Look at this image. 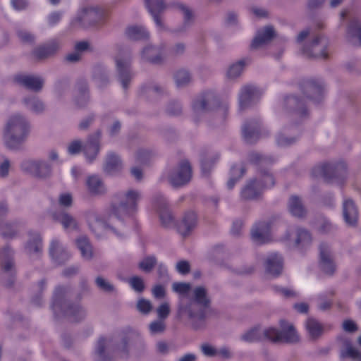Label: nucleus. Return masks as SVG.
Listing matches in <instances>:
<instances>
[{
  "instance_id": "nucleus-35",
  "label": "nucleus",
  "mask_w": 361,
  "mask_h": 361,
  "mask_svg": "<svg viewBox=\"0 0 361 361\" xmlns=\"http://www.w3.org/2000/svg\"><path fill=\"white\" fill-rule=\"evenodd\" d=\"M86 185L89 193L94 196H102L106 193V188L101 179L97 175H92L87 177Z\"/></svg>"
},
{
  "instance_id": "nucleus-32",
  "label": "nucleus",
  "mask_w": 361,
  "mask_h": 361,
  "mask_svg": "<svg viewBox=\"0 0 361 361\" xmlns=\"http://www.w3.org/2000/svg\"><path fill=\"white\" fill-rule=\"evenodd\" d=\"M275 31L272 26H266L258 30L251 44L252 49H257L269 43L275 37Z\"/></svg>"
},
{
  "instance_id": "nucleus-22",
  "label": "nucleus",
  "mask_w": 361,
  "mask_h": 361,
  "mask_svg": "<svg viewBox=\"0 0 361 361\" xmlns=\"http://www.w3.org/2000/svg\"><path fill=\"white\" fill-rule=\"evenodd\" d=\"M165 48L164 44H148L142 51V58L152 64H161L165 59Z\"/></svg>"
},
{
  "instance_id": "nucleus-40",
  "label": "nucleus",
  "mask_w": 361,
  "mask_h": 361,
  "mask_svg": "<svg viewBox=\"0 0 361 361\" xmlns=\"http://www.w3.org/2000/svg\"><path fill=\"white\" fill-rule=\"evenodd\" d=\"M305 326L309 337L312 340L318 339L324 331V326L312 317H309L306 320Z\"/></svg>"
},
{
  "instance_id": "nucleus-49",
  "label": "nucleus",
  "mask_w": 361,
  "mask_h": 361,
  "mask_svg": "<svg viewBox=\"0 0 361 361\" xmlns=\"http://www.w3.org/2000/svg\"><path fill=\"white\" fill-rule=\"evenodd\" d=\"M47 287V280L42 279L33 286L34 295L31 302L36 306H40L43 302V293Z\"/></svg>"
},
{
  "instance_id": "nucleus-16",
  "label": "nucleus",
  "mask_w": 361,
  "mask_h": 361,
  "mask_svg": "<svg viewBox=\"0 0 361 361\" xmlns=\"http://www.w3.org/2000/svg\"><path fill=\"white\" fill-rule=\"evenodd\" d=\"M218 101L212 92H204L197 95L192 102L193 116L196 121L202 115L213 110L217 105Z\"/></svg>"
},
{
  "instance_id": "nucleus-36",
  "label": "nucleus",
  "mask_w": 361,
  "mask_h": 361,
  "mask_svg": "<svg viewBox=\"0 0 361 361\" xmlns=\"http://www.w3.org/2000/svg\"><path fill=\"white\" fill-rule=\"evenodd\" d=\"M176 8L183 13V23L182 25L178 26L173 30H171L172 33H184L187 31L188 27L190 26L192 19H193V13L192 10L187 6L186 5L177 3L176 4Z\"/></svg>"
},
{
  "instance_id": "nucleus-25",
  "label": "nucleus",
  "mask_w": 361,
  "mask_h": 361,
  "mask_svg": "<svg viewBox=\"0 0 361 361\" xmlns=\"http://www.w3.org/2000/svg\"><path fill=\"white\" fill-rule=\"evenodd\" d=\"M260 123L257 119H252L245 122L242 127V133L244 140L249 144L257 142L260 135Z\"/></svg>"
},
{
  "instance_id": "nucleus-10",
  "label": "nucleus",
  "mask_w": 361,
  "mask_h": 361,
  "mask_svg": "<svg viewBox=\"0 0 361 361\" xmlns=\"http://www.w3.org/2000/svg\"><path fill=\"white\" fill-rule=\"evenodd\" d=\"M281 330L275 328L265 329V335L267 339L274 342H283L286 343H296L299 341L300 337L293 324L286 321L281 320Z\"/></svg>"
},
{
  "instance_id": "nucleus-54",
  "label": "nucleus",
  "mask_w": 361,
  "mask_h": 361,
  "mask_svg": "<svg viewBox=\"0 0 361 361\" xmlns=\"http://www.w3.org/2000/svg\"><path fill=\"white\" fill-rule=\"evenodd\" d=\"M297 140V136H289L287 127H285L283 131L276 136V143L280 147H289L295 143Z\"/></svg>"
},
{
  "instance_id": "nucleus-57",
  "label": "nucleus",
  "mask_w": 361,
  "mask_h": 361,
  "mask_svg": "<svg viewBox=\"0 0 361 361\" xmlns=\"http://www.w3.org/2000/svg\"><path fill=\"white\" fill-rule=\"evenodd\" d=\"M97 288L104 293H111L116 290L115 286L102 276H98L94 280Z\"/></svg>"
},
{
  "instance_id": "nucleus-17",
  "label": "nucleus",
  "mask_w": 361,
  "mask_h": 361,
  "mask_svg": "<svg viewBox=\"0 0 361 361\" xmlns=\"http://www.w3.org/2000/svg\"><path fill=\"white\" fill-rule=\"evenodd\" d=\"M21 167L35 177L46 178L51 175L52 166L46 160L30 159L24 161Z\"/></svg>"
},
{
  "instance_id": "nucleus-41",
  "label": "nucleus",
  "mask_w": 361,
  "mask_h": 361,
  "mask_svg": "<svg viewBox=\"0 0 361 361\" xmlns=\"http://www.w3.org/2000/svg\"><path fill=\"white\" fill-rule=\"evenodd\" d=\"M219 155L217 152H206L201 156V169L204 176H207L215 163L219 160Z\"/></svg>"
},
{
  "instance_id": "nucleus-11",
  "label": "nucleus",
  "mask_w": 361,
  "mask_h": 361,
  "mask_svg": "<svg viewBox=\"0 0 361 361\" xmlns=\"http://www.w3.org/2000/svg\"><path fill=\"white\" fill-rule=\"evenodd\" d=\"M105 16L104 11L99 7H86L72 20L71 25L80 27L97 25L104 22Z\"/></svg>"
},
{
  "instance_id": "nucleus-28",
  "label": "nucleus",
  "mask_w": 361,
  "mask_h": 361,
  "mask_svg": "<svg viewBox=\"0 0 361 361\" xmlns=\"http://www.w3.org/2000/svg\"><path fill=\"white\" fill-rule=\"evenodd\" d=\"M359 216L357 207L350 198H345L343 202V217L348 226H355Z\"/></svg>"
},
{
  "instance_id": "nucleus-24",
  "label": "nucleus",
  "mask_w": 361,
  "mask_h": 361,
  "mask_svg": "<svg viewBox=\"0 0 361 361\" xmlns=\"http://www.w3.org/2000/svg\"><path fill=\"white\" fill-rule=\"evenodd\" d=\"M264 267L267 274L279 276L283 269V258L278 253H270L264 259Z\"/></svg>"
},
{
  "instance_id": "nucleus-1",
  "label": "nucleus",
  "mask_w": 361,
  "mask_h": 361,
  "mask_svg": "<svg viewBox=\"0 0 361 361\" xmlns=\"http://www.w3.org/2000/svg\"><path fill=\"white\" fill-rule=\"evenodd\" d=\"M192 292L190 298L180 299L177 314L180 318L187 319L192 328L197 330L204 326L211 299L207 290L203 286L195 288Z\"/></svg>"
},
{
  "instance_id": "nucleus-52",
  "label": "nucleus",
  "mask_w": 361,
  "mask_h": 361,
  "mask_svg": "<svg viewBox=\"0 0 361 361\" xmlns=\"http://www.w3.org/2000/svg\"><path fill=\"white\" fill-rule=\"evenodd\" d=\"M175 83L178 87L187 86L192 80V75L190 71L185 68L177 70L173 75Z\"/></svg>"
},
{
  "instance_id": "nucleus-18",
  "label": "nucleus",
  "mask_w": 361,
  "mask_h": 361,
  "mask_svg": "<svg viewBox=\"0 0 361 361\" xmlns=\"http://www.w3.org/2000/svg\"><path fill=\"white\" fill-rule=\"evenodd\" d=\"M319 250V267L321 271L332 276L336 270V264L330 246L326 243H322Z\"/></svg>"
},
{
  "instance_id": "nucleus-5",
  "label": "nucleus",
  "mask_w": 361,
  "mask_h": 361,
  "mask_svg": "<svg viewBox=\"0 0 361 361\" xmlns=\"http://www.w3.org/2000/svg\"><path fill=\"white\" fill-rule=\"evenodd\" d=\"M140 193L133 190L117 193L107 209L116 217L119 226L124 227L126 217L133 214L137 209Z\"/></svg>"
},
{
  "instance_id": "nucleus-56",
  "label": "nucleus",
  "mask_w": 361,
  "mask_h": 361,
  "mask_svg": "<svg viewBox=\"0 0 361 361\" xmlns=\"http://www.w3.org/2000/svg\"><path fill=\"white\" fill-rule=\"evenodd\" d=\"M18 232L16 223H6L0 227V235L4 238H14Z\"/></svg>"
},
{
  "instance_id": "nucleus-23",
  "label": "nucleus",
  "mask_w": 361,
  "mask_h": 361,
  "mask_svg": "<svg viewBox=\"0 0 361 361\" xmlns=\"http://www.w3.org/2000/svg\"><path fill=\"white\" fill-rule=\"evenodd\" d=\"M154 204L159 211L162 225L166 227L172 225L173 223V216L168 208L165 197L160 193L154 195Z\"/></svg>"
},
{
  "instance_id": "nucleus-61",
  "label": "nucleus",
  "mask_w": 361,
  "mask_h": 361,
  "mask_svg": "<svg viewBox=\"0 0 361 361\" xmlns=\"http://www.w3.org/2000/svg\"><path fill=\"white\" fill-rule=\"evenodd\" d=\"M156 264L157 258L154 256H147L139 262L138 267L141 270L149 272L153 269Z\"/></svg>"
},
{
  "instance_id": "nucleus-29",
  "label": "nucleus",
  "mask_w": 361,
  "mask_h": 361,
  "mask_svg": "<svg viewBox=\"0 0 361 361\" xmlns=\"http://www.w3.org/2000/svg\"><path fill=\"white\" fill-rule=\"evenodd\" d=\"M197 224V217L194 212L188 211L185 212L178 224V231L183 237L189 235L196 228Z\"/></svg>"
},
{
  "instance_id": "nucleus-58",
  "label": "nucleus",
  "mask_w": 361,
  "mask_h": 361,
  "mask_svg": "<svg viewBox=\"0 0 361 361\" xmlns=\"http://www.w3.org/2000/svg\"><path fill=\"white\" fill-rule=\"evenodd\" d=\"M248 159L250 163L257 164L260 167L264 165L272 164L274 161V159L264 157L258 152L250 153L249 154Z\"/></svg>"
},
{
  "instance_id": "nucleus-48",
  "label": "nucleus",
  "mask_w": 361,
  "mask_h": 361,
  "mask_svg": "<svg viewBox=\"0 0 361 361\" xmlns=\"http://www.w3.org/2000/svg\"><path fill=\"white\" fill-rule=\"evenodd\" d=\"M92 78L99 88L106 87L109 82L108 73L106 69L102 66H96L94 67Z\"/></svg>"
},
{
  "instance_id": "nucleus-7",
  "label": "nucleus",
  "mask_w": 361,
  "mask_h": 361,
  "mask_svg": "<svg viewBox=\"0 0 361 361\" xmlns=\"http://www.w3.org/2000/svg\"><path fill=\"white\" fill-rule=\"evenodd\" d=\"M259 176V178L249 180L242 188L240 195L243 200L257 199L261 195L264 189L269 188L274 185V178L268 171L260 169Z\"/></svg>"
},
{
  "instance_id": "nucleus-38",
  "label": "nucleus",
  "mask_w": 361,
  "mask_h": 361,
  "mask_svg": "<svg viewBox=\"0 0 361 361\" xmlns=\"http://www.w3.org/2000/svg\"><path fill=\"white\" fill-rule=\"evenodd\" d=\"M76 90L75 104L79 107H84L90 100L89 88L87 81L84 80H79L76 85Z\"/></svg>"
},
{
  "instance_id": "nucleus-63",
  "label": "nucleus",
  "mask_w": 361,
  "mask_h": 361,
  "mask_svg": "<svg viewBox=\"0 0 361 361\" xmlns=\"http://www.w3.org/2000/svg\"><path fill=\"white\" fill-rule=\"evenodd\" d=\"M129 284L130 287L137 293H142L145 290V283L143 279L137 276L131 277L129 279Z\"/></svg>"
},
{
  "instance_id": "nucleus-31",
  "label": "nucleus",
  "mask_w": 361,
  "mask_h": 361,
  "mask_svg": "<svg viewBox=\"0 0 361 361\" xmlns=\"http://www.w3.org/2000/svg\"><path fill=\"white\" fill-rule=\"evenodd\" d=\"M59 48V42L56 39H53L45 44L36 47L32 51V54L36 59L43 60L55 54Z\"/></svg>"
},
{
  "instance_id": "nucleus-55",
  "label": "nucleus",
  "mask_w": 361,
  "mask_h": 361,
  "mask_svg": "<svg viewBox=\"0 0 361 361\" xmlns=\"http://www.w3.org/2000/svg\"><path fill=\"white\" fill-rule=\"evenodd\" d=\"M343 345L344 349L341 351L343 357H349L357 360H361V352L353 346L349 341H345Z\"/></svg>"
},
{
  "instance_id": "nucleus-15",
  "label": "nucleus",
  "mask_w": 361,
  "mask_h": 361,
  "mask_svg": "<svg viewBox=\"0 0 361 361\" xmlns=\"http://www.w3.org/2000/svg\"><path fill=\"white\" fill-rule=\"evenodd\" d=\"M328 46L329 40L327 38L322 35H316L311 42L303 46L302 51L308 58L327 59Z\"/></svg>"
},
{
  "instance_id": "nucleus-46",
  "label": "nucleus",
  "mask_w": 361,
  "mask_h": 361,
  "mask_svg": "<svg viewBox=\"0 0 361 361\" xmlns=\"http://www.w3.org/2000/svg\"><path fill=\"white\" fill-rule=\"evenodd\" d=\"M241 340L247 343H254L262 341L263 339H267L265 335V329L262 330L259 327L256 326L250 329L241 336Z\"/></svg>"
},
{
  "instance_id": "nucleus-34",
  "label": "nucleus",
  "mask_w": 361,
  "mask_h": 361,
  "mask_svg": "<svg viewBox=\"0 0 361 361\" xmlns=\"http://www.w3.org/2000/svg\"><path fill=\"white\" fill-rule=\"evenodd\" d=\"M347 37L350 42L361 47V20L358 18L350 19L347 28Z\"/></svg>"
},
{
  "instance_id": "nucleus-19",
  "label": "nucleus",
  "mask_w": 361,
  "mask_h": 361,
  "mask_svg": "<svg viewBox=\"0 0 361 361\" xmlns=\"http://www.w3.org/2000/svg\"><path fill=\"white\" fill-rule=\"evenodd\" d=\"M192 169L188 161H182L178 167L169 175V181L173 187H180L187 184L191 179Z\"/></svg>"
},
{
  "instance_id": "nucleus-8",
  "label": "nucleus",
  "mask_w": 361,
  "mask_h": 361,
  "mask_svg": "<svg viewBox=\"0 0 361 361\" xmlns=\"http://www.w3.org/2000/svg\"><path fill=\"white\" fill-rule=\"evenodd\" d=\"M311 174L313 177H322L329 183H343L346 176V166L343 162L324 163L315 166Z\"/></svg>"
},
{
  "instance_id": "nucleus-30",
  "label": "nucleus",
  "mask_w": 361,
  "mask_h": 361,
  "mask_svg": "<svg viewBox=\"0 0 361 361\" xmlns=\"http://www.w3.org/2000/svg\"><path fill=\"white\" fill-rule=\"evenodd\" d=\"M14 80L17 83L34 92H39L44 82V79L37 75H18Z\"/></svg>"
},
{
  "instance_id": "nucleus-51",
  "label": "nucleus",
  "mask_w": 361,
  "mask_h": 361,
  "mask_svg": "<svg viewBox=\"0 0 361 361\" xmlns=\"http://www.w3.org/2000/svg\"><path fill=\"white\" fill-rule=\"evenodd\" d=\"M42 238L38 233L30 234L25 249L27 253H39L42 251Z\"/></svg>"
},
{
  "instance_id": "nucleus-43",
  "label": "nucleus",
  "mask_w": 361,
  "mask_h": 361,
  "mask_svg": "<svg viewBox=\"0 0 361 361\" xmlns=\"http://www.w3.org/2000/svg\"><path fill=\"white\" fill-rule=\"evenodd\" d=\"M142 93L148 99L153 100L159 96L164 95L166 88L157 82H149L142 87Z\"/></svg>"
},
{
  "instance_id": "nucleus-62",
  "label": "nucleus",
  "mask_w": 361,
  "mask_h": 361,
  "mask_svg": "<svg viewBox=\"0 0 361 361\" xmlns=\"http://www.w3.org/2000/svg\"><path fill=\"white\" fill-rule=\"evenodd\" d=\"M186 45L183 42H178L172 45L169 49V54L172 57H179L184 54Z\"/></svg>"
},
{
  "instance_id": "nucleus-20",
  "label": "nucleus",
  "mask_w": 361,
  "mask_h": 361,
  "mask_svg": "<svg viewBox=\"0 0 361 361\" xmlns=\"http://www.w3.org/2000/svg\"><path fill=\"white\" fill-rule=\"evenodd\" d=\"M102 132L100 130L88 135L86 142L83 145L82 152L89 163L93 162L99 153Z\"/></svg>"
},
{
  "instance_id": "nucleus-12",
  "label": "nucleus",
  "mask_w": 361,
  "mask_h": 361,
  "mask_svg": "<svg viewBox=\"0 0 361 361\" xmlns=\"http://www.w3.org/2000/svg\"><path fill=\"white\" fill-rule=\"evenodd\" d=\"M283 109L288 116L297 123L308 117L309 111L306 103L303 99L295 95H290L283 100Z\"/></svg>"
},
{
  "instance_id": "nucleus-6",
  "label": "nucleus",
  "mask_w": 361,
  "mask_h": 361,
  "mask_svg": "<svg viewBox=\"0 0 361 361\" xmlns=\"http://www.w3.org/2000/svg\"><path fill=\"white\" fill-rule=\"evenodd\" d=\"M90 229L97 237H102L105 232H111L118 237L124 235L123 226L118 224V221L108 209L103 216L92 213L88 217Z\"/></svg>"
},
{
  "instance_id": "nucleus-39",
  "label": "nucleus",
  "mask_w": 361,
  "mask_h": 361,
  "mask_svg": "<svg viewBox=\"0 0 361 361\" xmlns=\"http://www.w3.org/2000/svg\"><path fill=\"white\" fill-rule=\"evenodd\" d=\"M290 240L293 242L295 247H303L311 243L312 238L310 233L306 229L298 228L290 234Z\"/></svg>"
},
{
  "instance_id": "nucleus-21",
  "label": "nucleus",
  "mask_w": 361,
  "mask_h": 361,
  "mask_svg": "<svg viewBox=\"0 0 361 361\" xmlns=\"http://www.w3.org/2000/svg\"><path fill=\"white\" fill-rule=\"evenodd\" d=\"M262 95L259 89L253 85L243 86L239 92V107L244 110L257 102Z\"/></svg>"
},
{
  "instance_id": "nucleus-44",
  "label": "nucleus",
  "mask_w": 361,
  "mask_h": 361,
  "mask_svg": "<svg viewBox=\"0 0 361 361\" xmlns=\"http://www.w3.org/2000/svg\"><path fill=\"white\" fill-rule=\"evenodd\" d=\"M288 210L293 216L297 218H303L307 214V210L301 199L298 196H291L290 197Z\"/></svg>"
},
{
  "instance_id": "nucleus-9",
  "label": "nucleus",
  "mask_w": 361,
  "mask_h": 361,
  "mask_svg": "<svg viewBox=\"0 0 361 361\" xmlns=\"http://www.w3.org/2000/svg\"><path fill=\"white\" fill-rule=\"evenodd\" d=\"M14 252L9 245L4 246L0 252L1 279L5 286L11 287L15 281L16 264Z\"/></svg>"
},
{
  "instance_id": "nucleus-64",
  "label": "nucleus",
  "mask_w": 361,
  "mask_h": 361,
  "mask_svg": "<svg viewBox=\"0 0 361 361\" xmlns=\"http://www.w3.org/2000/svg\"><path fill=\"white\" fill-rule=\"evenodd\" d=\"M149 329L152 334H161L166 329V324L163 320H155L149 324Z\"/></svg>"
},
{
  "instance_id": "nucleus-50",
  "label": "nucleus",
  "mask_w": 361,
  "mask_h": 361,
  "mask_svg": "<svg viewBox=\"0 0 361 361\" xmlns=\"http://www.w3.org/2000/svg\"><path fill=\"white\" fill-rule=\"evenodd\" d=\"M76 245L84 259L90 260L92 258V247L89 239L86 236H80L76 240Z\"/></svg>"
},
{
  "instance_id": "nucleus-37",
  "label": "nucleus",
  "mask_w": 361,
  "mask_h": 361,
  "mask_svg": "<svg viewBox=\"0 0 361 361\" xmlns=\"http://www.w3.org/2000/svg\"><path fill=\"white\" fill-rule=\"evenodd\" d=\"M52 218L55 221L60 223L66 230H78V223L76 219L71 214L64 212H57L52 214Z\"/></svg>"
},
{
  "instance_id": "nucleus-3",
  "label": "nucleus",
  "mask_w": 361,
  "mask_h": 361,
  "mask_svg": "<svg viewBox=\"0 0 361 361\" xmlns=\"http://www.w3.org/2000/svg\"><path fill=\"white\" fill-rule=\"evenodd\" d=\"M30 123L23 114H14L7 119L4 130L5 146L11 150L19 149L30 133Z\"/></svg>"
},
{
  "instance_id": "nucleus-53",
  "label": "nucleus",
  "mask_w": 361,
  "mask_h": 361,
  "mask_svg": "<svg viewBox=\"0 0 361 361\" xmlns=\"http://www.w3.org/2000/svg\"><path fill=\"white\" fill-rule=\"evenodd\" d=\"M145 4L152 16L161 14L166 8L164 0H145Z\"/></svg>"
},
{
  "instance_id": "nucleus-13",
  "label": "nucleus",
  "mask_w": 361,
  "mask_h": 361,
  "mask_svg": "<svg viewBox=\"0 0 361 361\" xmlns=\"http://www.w3.org/2000/svg\"><path fill=\"white\" fill-rule=\"evenodd\" d=\"M325 82L320 78H312L304 80L300 86L301 92L307 99L319 103L324 98Z\"/></svg>"
},
{
  "instance_id": "nucleus-59",
  "label": "nucleus",
  "mask_w": 361,
  "mask_h": 361,
  "mask_svg": "<svg viewBox=\"0 0 361 361\" xmlns=\"http://www.w3.org/2000/svg\"><path fill=\"white\" fill-rule=\"evenodd\" d=\"M166 113L172 116H177L181 115L183 113V106L181 103L176 99H172L169 102L166 109Z\"/></svg>"
},
{
  "instance_id": "nucleus-4",
  "label": "nucleus",
  "mask_w": 361,
  "mask_h": 361,
  "mask_svg": "<svg viewBox=\"0 0 361 361\" xmlns=\"http://www.w3.org/2000/svg\"><path fill=\"white\" fill-rule=\"evenodd\" d=\"M68 295V287H56L53 295L52 310L56 316H63L73 322H80L85 318L87 312L79 302L69 300Z\"/></svg>"
},
{
  "instance_id": "nucleus-2",
  "label": "nucleus",
  "mask_w": 361,
  "mask_h": 361,
  "mask_svg": "<svg viewBox=\"0 0 361 361\" xmlns=\"http://www.w3.org/2000/svg\"><path fill=\"white\" fill-rule=\"evenodd\" d=\"M111 343L112 341L110 338H100L98 340L95 347L97 361L110 360V351H118L122 355L128 357L130 351L136 356H140L146 350V344L143 338L136 334H129L123 336L120 343L116 345L114 350H111L110 348Z\"/></svg>"
},
{
  "instance_id": "nucleus-14",
  "label": "nucleus",
  "mask_w": 361,
  "mask_h": 361,
  "mask_svg": "<svg viewBox=\"0 0 361 361\" xmlns=\"http://www.w3.org/2000/svg\"><path fill=\"white\" fill-rule=\"evenodd\" d=\"M117 79L124 90L128 89L133 78V73L130 69L131 56L128 51L120 53L115 59Z\"/></svg>"
},
{
  "instance_id": "nucleus-27",
  "label": "nucleus",
  "mask_w": 361,
  "mask_h": 361,
  "mask_svg": "<svg viewBox=\"0 0 361 361\" xmlns=\"http://www.w3.org/2000/svg\"><path fill=\"white\" fill-rule=\"evenodd\" d=\"M270 226L269 223L262 221L255 224L251 230L252 241L257 245L267 243L270 239Z\"/></svg>"
},
{
  "instance_id": "nucleus-33",
  "label": "nucleus",
  "mask_w": 361,
  "mask_h": 361,
  "mask_svg": "<svg viewBox=\"0 0 361 361\" xmlns=\"http://www.w3.org/2000/svg\"><path fill=\"white\" fill-rule=\"evenodd\" d=\"M123 164L120 157L113 152L107 153L104 165V171L109 175H115L122 169Z\"/></svg>"
},
{
  "instance_id": "nucleus-45",
  "label": "nucleus",
  "mask_w": 361,
  "mask_h": 361,
  "mask_svg": "<svg viewBox=\"0 0 361 361\" xmlns=\"http://www.w3.org/2000/svg\"><path fill=\"white\" fill-rule=\"evenodd\" d=\"M125 34L130 40H144L149 37V32L142 26L132 25L126 29Z\"/></svg>"
},
{
  "instance_id": "nucleus-26",
  "label": "nucleus",
  "mask_w": 361,
  "mask_h": 361,
  "mask_svg": "<svg viewBox=\"0 0 361 361\" xmlns=\"http://www.w3.org/2000/svg\"><path fill=\"white\" fill-rule=\"evenodd\" d=\"M49 251L51 259L58 264L65 263L71 257L66 247L57 239L51 240Z\"/></svg>"
},
{
  "instance_id": "nucleus-42",
  "label": "nucleus",
  "mask_w": 361,
  "mask_h": 361,
  "mask_svg": "<svg viewBox=\"0 0 361 361\" xmlns=\"http://www.w3.org/2000/svg\"><path fill=\"white\" fill-rule=\"evenodd\" d=\"M23 103L29 111L35 114H43L46 109L44 102L36 96L25 97Z\"/></svg>"
},
{
  "instance_id": "nucleus-60",
  "label": "nucleus",
  "mask_w": 361,
  "mask_h": 361,
  "mask_svg": "<svg viewBox=\"0 0 361 361\" xmlns=\"http://www.w3.org/2000/svg\"><path fill=\"white\" fill-rule=\"evenodd\" d=\"M245 66V60H240L237 63L231 65L227 71V77L232 80L239 77L241 75Z\"/></svg>"
},
{
  "instance_id": "nucleus-47",
  "label": "nucleus",
  "mask_w": 361,
  "mask_h": 361,
  "mask_svg": "<svg viewBox=\"0 0 361 361\" xmlns=\"http://www.w3.org/2000/svg\"><path fill=\"white\" fill-rule=\"evenodd\" d=\"M245 171V167L243 164L233 165L230 171V178L227 182V188L231 190L236 182L244 176Z\"/></svg>"
}]
</instances>
